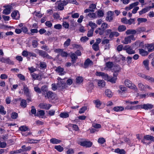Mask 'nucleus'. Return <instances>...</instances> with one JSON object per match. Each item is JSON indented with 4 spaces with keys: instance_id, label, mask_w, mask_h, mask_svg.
<instances>
[{
    "instance_id": "1",
    "label": "nucleus",
    "mask_w": 154,
    "mask_h": 154,
    "mask_svg": "<svg viewBox=\"0 0 154 154\" xmlns=\"http://www.w3.org/2000/svg\"><path fill=\"white\" fill-rule=\"evenodd\" d=\"M112 72H114L113 76L109 77L108 81L112 83H115L116 82L117 79V76L118 75V72L120 71L119 68H109Z\"/></svg>"
},
{
    "instance_id": "2",
    "label": "nucleus",
    "mask_w": 154,
    "mask_h": 154,
    "mask_svg": "<svg viewBox=\"0 0 154 154\" xmlns=\"http://www.w3.org/2000/svg\"><path fill=\"white\" fill-rule=\"evenodd\" d=\"M39 55L44 58L52 59V57L50 56L45 51L42 50H37Z\"/></svg>"
},
{
    "instance_id": "3",
    "label": "nucleus",
    "mask_w": 154,
    "mask_h": 154,
    "mask_svg": "<svg viewBox=\"0 0 154 154\" xmlns=\"http://www.w3.org/2000/svg\"><path fill=\"white\" fill-rule=\"evenodd\" d=\"M131 40L133 41L135 40V38L133 35H131L127 37H125V38L124 40L122 42V43L125 44H127L131 42Z\"/></svg>"
},
{
    "instance_id": "4",
    "label": "nucleus",
    "mask_w": 154,
    "mask_h": 154,
    "mask_svg": "<svg viewBox=\"0 0 154 154\" xmlns=\"http://www.w3.org/2000/svg\"><path fill=\"white\" fill-rule=\"evenodd\" d=\"M57 86L59 89L62 90L67 87L66 82L63 81H58Z\"/></svg>"
},
{
    "instance_id": "5",
    "label": "nucleus",
    "mask_w": 154,
    "mask_h": 154,
    "mask_svg": "<svg viewBox=\"0 0 154 154\" xmlns=\"http://www.w3.org/2000/svg\"><path fill=\"white\" fill-rule=\"evenodd\" d=\"M96 74L97 75L101 76L103 79L108 81L110 76H109L107 74H105L103 72H96Z\"/></svg>"
},
{
    "instance_id": "6",
    "label": "nucleus",
    "mask_w": 154,
    "mask_h": 154,
    "mask_svg": "<svg viewBox=\"0 0 154 154\" xmlns=\"http://www.w3.org/2000/svg\"><path fill=\"white\" fill-rule=\"evenodd\" d=\"M92 143L90 141H81L79 144L81 146L86 147H90L92 145Z\"/></svg>"
},
{
    "instance_id": "7",
    "label": "nucleus",
    "mask_w": 154,
    "mask_h": 154,
    "mask_svg": "<svg viewBox=\"0 0 154 154\" xmlns=\"http://www.w3.org/2000/svg\"><path fill=\"white\" fill-rule=\"evenodd\" d=\"M38 74L36 73H33L31 74V75L33 79H35L41 80L42 79V74L41 72L40 73V71L39 70L37 71Z\"/></svg>"
},
{
    "instance_id": "8",
    "label": "nucleus",
    "mask_w": 154,
    "mask_h": 154,
    "mask_svg": "<svg viewBox=\"0 0 154 154\" xmlns=\"http://www.w3.org/2000/svg\"><path fill=\"white\" fill-rule=\"evenodd\" d=\"M67 4V2L65 1H60L58 2L57 8L60 10H62L64 9V6Z\"/></svg>"
},
{
    "instance_id": "9",
    "label": "nucleus",
    "mask_w": 154,
    "mask_h": 154,
    "mask_svg": "<svg viewBox=\"0 0 154 154\" xmlns=\"http://www.w3.org/2000/svg\"><path fill=\"white\" fill-rule=\"evenodd\" d=\"M0 61L9 64H13L14 62L8 58H5L2 57L0 58Z\"/></svg>"
},
{
    "instance_id": "10",
    "label": "nucleus",
    "mask_w": 154,
    "mask_h": 154,
    "mask_svg": "<svg viewBox=\"0 0 154 154\" xmlns=\"http://www.w3.org/2000/svg\"><path fill=\"white\" fill-rule=\"evenodd\" d=\"M4 8H5L3 12V14L6 15L9 14L11 12V10L12 8V7L11 5H7L4 6Z\"/></svg>"
},
{
    "instance_id": "11",
    "label": "nucleus",
    "mask_w": 154,
    "mask_h": 154,
    "mask_svg": "<svg viewBox=\"0 0 154 154\" xmlns=\"http://www.w3.org/2000/svg\"><path fill=\"white\" fill-rule=\"evenodd\" d=\"M139 4V2H136L132 3L130 4L129 6L125 7V9L127 11H128L133 8L137 7V6Z\"/></svg>"
},
{
    "instance_id": "12",
    "label": "nucleus",
    "mask_w": 154,
    "mask_h": 154,
    "mask_svg": "<svg viewBox=\"0 0 154 154\" xmlns=\"http://www.w3.org/2000/svg\"><path fill=\"white\" fill-rule=\"evenodd\" d=\"M46 94L45 97H47L48 98L51 100H53L55 99L56 96V94L51 91H48Z\"/></svg>"
},
{
    "instance_id": "13",
    "label": "nucleus",
    "mask_w": 154,
    "mask_h": 154,
    "mask_svg": "<svg viewBox=\"0 0 154 154\" xmlns=\"http://www.w3.org/2000/svg\"><path fill=\"white\" fill-rule=\"evenodd\" d=\"M138 106H139V109L140 108L146 110L152 109L153 107V105L149 104H144L143 106L142 105H138Z\"/></svg>"
},
{
    "instance_id": "14",
    "label": "nucleus",
    "mask_w": 154,
    "mask_h": 154,
    "mask_svg": "<svg viewBox=\"0 0 154 154\" xmlns=\"http://www.w3.org/2000/svg\"><path fill=\"white\" fill-rule=\"evenodd\" d=\"M124 50H126L127 53L129 54H133L135 53L134 50L131 48L128 45L126 46L123 48Z\"/></svg>"
},
{
    "instance_id": "15",
    "label": "nucleus",
    "mask_w": 154,
    "mask_h": 154,
    "mask_svg": "<svg viewBox=\"0 0 154 154\" xmlns=\"http://www.w3.org/2000/svg\"><path fill=\"white\" fill-rule=\"evenodd\" d=\"M11 16L13 19L18 20L20 17V14L17 11H14L11 14Z\"/></svg>"
},
{
    "instance_id": "16",
    "label": "nucleus",
    "mask_w": 154,
    "mask_h": 154,
    "mask_svg": "<svg viewBox=\"0 0 154 154\" xmlns=\"http://www.w3.org/2000/svg\"><path fill=\"white\" fill-rule=\"evenodd\" d=\"M108 16L106 17L107 20L109 22L113 20L112 16L114 15V12L111 11H109L107 13Z\"/></svg>"
},
{
    "instance_id": "17",
    "label": "nucleus",
    "mask_w": 154,
    "mask_h": 154,
    "mask_svg": "<svg viewBox=\"0 0 154 154\" xmlns=\"http://www.w3.org/2000/svg\"><path fill=\"white\" fill-rule=\"evenodd\" d=\"M70 57L72 59V66H74V63L76 62V60L77 59L78 57L75 54L72 53L70 55Z\"/></svg>"
},
{
    "instance_id": "18",
    "label": "nucleus",
    "mask_w": 154,
    "mask_h": 154,
    "mask_svg": "<svg viewBox=\"0 0 154 154\" xmlns=\"http://www.w3.org/2000/svg\"><path fill=\"white\" fill-rule=\"evenodd\" d=\"M150 9V6L144 8L139 12V14L141 15L149 11Z\"/></svg>"
},
{
    "instance_id": "19",
    "label": "nucleus",
    "mask_w": 154,
    "mask_h": 154,
    "mask_svg": "<svg viewBox=\"0 0 154 154\" xmlns=\"http://www.w3.org/2000/svg\"><path fill=\"white\" fill-rule=\"evenodd\" d=\"M23 90L24 92V94L26 95V96L29 97L30 93L29 91V89L26 85H24Z\"/></svg>"
},
{
    "instance_id": "20",
    "label": "nucleus",
    "mask_w": 154,
    "mask_h": 154,
    "mask_svg": "<svg viewBox=\"0 0 154 154\" xmlns=\"http://www.w3.org/2000/svg\"><path fill=\"white\" fill-rule=\"evenodd\" d=\"M41 90V93L43 94H45L48 92V87L46 85H44L42 86Z\"/></svg>"
},
{
    "instance_id": "21",
    "label": "nucleus",
    "mask_w": 154,
    "mask_h": 154,
    "mask_svg": "<svg viewBox=\"0 0 154 154\" xmlns=\"http://www.w3.org/2000/svg\"><path fill=\"white\" fill-rule=\"evenodd\" d=\"M55 71L57 72L60 75H62L66 73V72L64 71L63 68H57Z\"/></svg>"
},
{
    "instance_id": "22",
    "label": "nucleus",
    "mask_w": 154,
    "mask_h": 154,
    "mask_svg": "<svg viewBox=\"0 0 154 154\" xmlns=\"http://www.w3.org/2000/svg\"><path fill=\"white\" fill-rule=\"evenodd\" d=\"M139 52L140 54L142 56H146L148 54V51L142 49H139Z\"/></svg>"
},
{
    "instance_id": "23",
    "label": "nucleus",
    "mask_w": 154,
    "mask_h": 154,
    "mask_svg": "<svg viewBox=\"0 0 154 154\" xmlns=\"http://www.w3.org/2000/svg\"><path fill=\"white\" fill-rule=\"evenodd\" d=\"M51 106V105L50 104H47L45 103L41 104V108L45 109L47 110L49 109Z\"/></svg>"
},
{
    "instance_id": "24",
    "label": "nucleus",
    "mask_w": 154,
    "mask_h": 154,
    "mask_svg": "<svg viewBox=\"0 0 154 154\" xmlns=\"http://www.w3.org/2000/svg\"><path fill=\"white\" fill-rule=\"evenodd\" d=\"M126 33L127 35L135 34L136 33V30L129 29L127 30L125 32Z\"/></svg>"
},
{
    "instance_id": "25",
    "label": "nucleus",
    "mask_w": 154,
    "mask_h": 154,
    "mask_svg": "<svg viewBox=\"0 0 154 154\" xmlns=\"http://www.w3.org/2000/svg\"><path fill=\"white\" fill-rule=\"evenodd\" d=\"M146 31V29L144 27H140L136 29V33L137 34Z\"/></svg>"
},
{
    "instance_id": "26",
    "label": "nucleus",
    "mask_w": 154,
    "mask_h": 154,
    "mask_svg": "<svg viewBox=\"0 0 154 154\" xmlns=\"http://www.w3.org/2000/svg\"><path fill=\"white\" fill-rule=\"evenodd\" d=\"M139 106H138V105L134 106H127L125 109H127L135 110L139 109Z\"/></svg>"
},
{
    "instance_id": "27",
    "label": "nucleus",
    "mask_w": 154,
    "mask_h": 154,
    "mask_svg": "<svg viewBox=\"0 0 154 154\" xmlns=\"http://www.w3.org/2000/svg\"><path fill=\"white\" fill-rule=\"evenodd\" d=\"M45 113L44 111L43 110H38L37 112L36 115V116H38L39 117L40 116H43L45 115Z\"/></svg>"
},
{
    "instance_id": "28",
    "label": "nucleus",
    "mask_w": 154,
    "mask_h": 154,
    "mask_svg": "<svg viewBox=\"0 0 154 154\" xmlns=\"http://www.w3.org/2000/svg\"><path fill=\"white\" fill-rule=\"evenodd\" d=\"M50 142L53 144H58L61 142V140L57 139L55 138H52L50 140Z\"/></svg>"
},
{
    "instance_id": "29",
    "label": "nucleus",
    "mask_w": 154,
    "mask_h": 154,
    "mask_svg": "<svg viewBox=\"0 0 154 154\" xmlns=\"http://www.w3.org/2000/svg\"><path fill=\"white\" fill-rule=\"evenodd\" d=\"M92 64H93V62L88 58L85 60L84 63V65L85 66H88Z\"/></svg>"
},
{
    "instance_id": "30",
    "label": "nucleus",
    "mask_w": 154,
    "mask_h": 154,
    "mask_svg": "<svg viewBox=\"0 0 154 154\" xmlns=\"http://www.w3.org/2000/svg\"><path fill=\"white\" fill-rule=\"evenodd\" d=\"M126 29V26L123 25L119 26L118 28V30L119 32L124 31Z\"/></svg>"
},
{
    "instance_id": "31",
    "label": "nucleus",
    "mask_w": 154,
    "mask_h": 154,
    "mask_svg": "<svg viewBox=\"0 0 154 154\" xmlns=\"http://www.w3.org/2000/svg\"><path fill=\"white\" fill-rule=\"evenodd\" d=\"M115 152L119 153V154H125V151L123 149H120L119 148L116 149L115 150Z\"/></svg>"
},
{
    "instance_id": "32",
    "label": "nucleus",
    "mask_w": 154,
    "mask_h": 154,
    "mask_svg": "<svg viewBox=\"0 0 154 154\" xmlns=\"http://www.w3.org/2000/svg\"><path fill=\"white\" fill-rule=\"evenodd\" d=\"M98 85L99 86L103 87L105 85V82L103 80H100L98 82Z\"/></svg>"
},
{
    "instance_id": "33",
    "label": "nucleus",
    "mask_w": 154,
    "mask_h": 154,
    "mask_svg": "<svg viewBox=\"0 0 154 154\" xmlns=\"http://www.w3.org/2000/svg\"><path fill=\"white\" fill-rule=\"evenodd\" d=\"M119 35V33L116 32H112L109 35V38H111L114 36L117 37Z\"/></svg>"
},
{
    "instance_id": "34",
    "label": "nucleus",
    "mask_w": 154,
    "mask_h": 154,
    "mask_svg": "<svg viewBox=\"0 0 154 154\" xmlns=\"http://www.w3.org/2000/svg\"><path fill=\"white\" fill-rule=\"evenodd\" d=\"M26 100L24 99H22L20 103V106L23 108H25L26 106Z\"/></svg>"
},
{
    "instance_id": "35",
    "label": "nucleus",
    "mask_w": 154,
    "mask_h": 154,
    "mask_svg": "<svg viewBox=\"0 0 154 154\" xmlns=\"http://www.w3.org/2000/svg\"><path fill=\"white\" fill-rule=\"evenodd\" d=\"M124 84L127 87H131L132 85L131 82L128 80H126L125 81Z\"/></svg>"
},
{
    "instance_id": "36",
    "label": "nucleus",
    "mask_w": 154,
    "mask_h": 154,
    "mask_svg": "<svg viewBox=\"0 0 154 154\" xmlns=\"http://www.w3.org/2000/svg\"><path fill=\"white\" fill-rule=\"evenodd\" d=\"M76 83L80 84L83 82V79L82 77L78 76L76 78Z\"/></svg>"
},
{
    "instance_id": "37",
    "label": "nucleus",
    "mask_w": 154,
    "mask_h": 154,
    "mask_svg": "<svg viewBox=\"0 0 154 154\" xmlns=\"http://www.w3.org/2000/svg\"><path fill=\"white\" fill-rule=\"evenodd\" d=\"M93 102L95 104L96 107L97 108H98L101 104L100 101L99 100H94Z\"/></svg>"
},
{
    "instance_id": "38",
    "label": "nucleus",
    "mask_w": 154,
    "mask_h": 154,
    "mask_svg": "<svg viewBox=\"0 0 154 154\" xmlns=\"http://www.w3.org/2000/svg\"><path fill=\"white\" fill-rule=\"evenodd\" d=\"M61 118H66L69 117V114L67 112H62L60 115Z\"/></svg>"
},
{
    "instance_id": "39",
    "label": "nucleus",
    "mask_w": 154,
    "mask_h": 154,
    "mask_svg": "<svg viewBox=\"0 0 154 154\" xmlns=\"http://www.w3.org/2000/svg\"><path fill=\"white\" fill-rule=\"evenodd\" d=\"M105 94L106 95L109 97H111L112 96L111 91L109 90H106L105 91Z\"/></svg>"
},
{
    "instance_id": "40",
    "label": "nucleus",
    "mask_w": 154,
    "mask_h": 154,
    "mask_svg": "<svg viewBox=\"0 0 154 154\" xmlns=\"http://www.w3.org/2000/svg\"><path fill=\"white\" fill-rule=\"evenodd\" d=\"M54 148L59 152H61L63 150V148L60 145L55 146Z\"/></svg>"
},
{
    "instance_id": "41",
    "label": "nucleus",
    "mask_w": 154,
    "mask_h": 154,
    "mask_svg": "<svg viewBox=\"0 0 154 154\" xmlns=\"http://www.w3.org/2000/svg\"><path fill=\"white\" fill-rule=\"evenodd\" d=\"M114 110L116 111H122L124 109V108L122 106L115 107L113 108Z\"/></svg>"
},
{
    "instance_id": "42",
    "label": "nucleus",
    "mask_w": 154,
    "mask_h": 154,
    "mask_svg": "<svg viewBox=\"0 0 154 154\" xmlns=\"http://www.w3.org/2000/svg\"><path fill=\"white\" fill-rule=\"evenodd\" d=\"M92 47L93 50L95 51H98L99 49V45L97 44H96L95 43L93 45Z\"/></svg>"
},
{
    "instance_id": "43",
    "label": "nucleus",
    "mask_w": 154,
    "mask_h": 154,
    "mask_svg": "<svg viewBox=\"0 0 154 154\" xmlns=\"http://www.w3.org/2000/svg\"><path fill=\"white\" fill-rule=\"evenodd\" d=\"M31 113L34 115V116H36V109H35V107L34 106H32L31 107Z\"/></svg>"
},
{
    "instance_id": "44",
    "label": "nucleus",
    "mask_w": 154,
    "mask_h": 154,
    "mask_svg": "<svg viewBox=\"0 0 154 154\" xmlns=\"http://www.w3.org/2000/svg\"><path fill=\"white\" fill-rule=\"evenodd\" d=\"M89 25L91 27V29H94V28L97 27V25L95 23H93L92 22H90L89 23Z\"/></svg>"
},
{
    "instance_id": "45",
    "label": "nucleus",
    "mask_w": 154,
    "mask_h": 154,
    "mask_svg": "<svg viewBox=\"0 0 154 154\" xmlns=\"http://www.w3.org/2000/svg\"><path fill=\"white\" fill-rule=\"evenodd\" d=\"M137 20L139 24L141 23L145 22L147 21V20L145 18H138Z\"/></svg>"
},
{
    "instance_id": "46",
    "label": "nucleus",
    "mask_w": 154,
    "mask_h": 154,
    "mask_svg": "<svg viewBox=\"0 0 154 154\" xmlns=\"http://www.w3.org/2000/svg\"><path fill=\"white\" fill-rule=\"evenodd\" d=\"M138 85L139 88H140L141 91H143L145 90L146 87H145V86L143 84L141 83H139L138 84Z\"/></svg>"
},
{
    "instance_id": "47",
    "label": "nucleus",
    "mask_w": 154,
    "mask_h": 154,
    "mask_svg": "<svg viewBox=\"0 0 154 154\" xmlns=\"http://www.w3.org/2000/svg\"><path fill=\"white\" fill-rule=\"evenodd\" d=\"M71 40L70 38H68L66 41H65L64 44V47H68L69 46L70 44Z\"/></svg>"
},
{
    "instance_id": "48",
    "label": "nucleus",
    "mask_w": 154,
    "mask_h": 154,
    "mask_svg": "<svg viewBox=\"0 0 154 154\" xmlns=\"http://www.w3.org/2000/svg\"><path fill=\"white\" fill-rule=\"evenodd\" d=\"M89 8L91 10V12H93L94 11L93 10L96 8V5L95 4H92L90 5Z\"/></svg>"
},
{
    "instance_id": "49",
    "label": "nucleus",
    "mask_w": 154,
    "mask_h": 154,
    "mask_svg": "<svg viewBox=\"0 0 154 154\" xmlns=\"http://www.w3.org/2000/svg\"><path fill=\"white\" fill-rule=\"evenodd\" d=\"M28 128L24 126H22L20 127L19 128V130L23 131H25L27 130Z\"/></svg>"
},
{
    "instance_id": "50",
    "label": "nucleus",
    "mask_w": 154,
    "mask_h": 154,
    "mask_svg": "<svg viewBox=\"0 0 154 154\" xmlns=\"http://www.w3.org/2000/svg\"><path fill=\"white\" fill-rule=\"evenodd\" d=\"M87 107L86 106H84L82 107L80 109L79 111V113L80 114L83 113L85 111L87 110Z\"/></svg>"
},
{
    "instance_id": "51",
    "label": "nucleus",
    "mask_w": 154,
    "mask_h": 154,
    "mask_svg": "<svg viewBox=\"0 0 154 154\" xmlns=\"http://www.w3.org/2000/svg\"><path fill=\"white\" fill-rule=\"evenodd\" d=\"M143 63L144 66L145 67H148L149 65V60H146L143 62Z\"/></svg>"
},
{
    "instance_id": "52",
    "label": "nucleus",
    "mask_w": 154,
    "mask_h": 154,
    "mask_svg": "<svg viewBox=\"0 0 154 154\" xmlns=\"http://www.w3.org/2000/svg\"><path fill=\"white\" fill-rule=\"evenodd\" d=\"M53 17L55 19H58L60 17L59 14L57 13H54L53 15ZM62 18L59 19L60 20H61Z\"/></svg>"
},
{
    "instance_id": "53",
    "label": "nucleus",
    "mask_w": 154,
    "mask_h": 154,
    "mask_svg": "<svg viewBox=\"0 0 154 154\" xmlns=\"http://www.w3.org/2000/svg\"><path fill=\"white\" fill-rule=\"evenodd\" d=\"M113 63L112 62L109 61L106 63L107 67H112L113 66Z\"/></svg>"
},
{
    "instance_id": "54",
    "label": "nucleus",
    "mask_w": 154,
    "mask_h": 154,
    "mask_svg": "<svg viewBox=\"0 0 154 154\" xmlns=\"http://www.w3.org/2000/svg\"><path fill=\"white\" fill-rule=\"evenodd\" d=\"M63 50H61V49H57L55 50V52L59 53L60 54H58L56 57V58L57 59H58L60 57V54L62 52Z\"/></svg>"
},
{
    "instance_id": "55",
    "label": "nucleus",
    "mask_w": 154,
    "mask_h": 154,
    "mask_svg": "<svg viewBox=\"0 0 154 154\" xmlns=\"http://www.w3.org/2000/svg\"><path fill=\"white\" fill-rule=\"evenodd\" d=\"M105 141V140L103 137L100 138L98 140V142L101 144L103 143Z\"/></svg>"
},
{
    "instance_id": "56",
    "label": "nucleus",
    "mask_w": 154,
    "mask_h": 154,
    "mask_svg": "<svg viewBox=\"0 0 154 154\" xmlns=\"http://www.w3.org/2000/svg\"><path fill=\"white\" fill-rule=\"evenodd\" d=\"M94 31V29H91L88 32L87 34V36L88 37H90L92 36L93 34V32Z\"/></svg>"
},
{
    "instance_id": "57",
    "label": "nucleus",
    "mask_w": 154,
    "mask_h": 154,
    "mask_svg": "<svg viewBox=\"0 0 154 154\" xmlns=\"http://www.w3.org/2000/svg\"><path fill=\"white\" fill-rule=\"evenodd\" d=\"M86 16H88L91 18H95L96 14L94 13H90Z\"/></svg>"
},
{
    "instance_id": "58",
    "label": "nucleus",
    "mask_w": 154,
    "mask_h": 154,
    "mask_svg": "<svg viewBox=\"0 0 154 154\" xmlns=\"http://www.w3.org/2000/svg\"><path fill=\"white\" fill-rule=\"evenodd\" d=\"M89 38L85 36L82 37L80 38V40L81 42H85L88 41Z\"/></svg>"
},
{
    "instance_id": "59",
    "label": "nucleus",
    "mask_w": 154,
    "mask_h": 154,
    "mask_svg": "<svg viewBox=\"0 0 154 154\" xmlns=\"http://www.w3.org/2000/svg\"><path fill=\"white\" fill-rule=\"evenodd\" d=\"M101 26L102 27L101 28L103 29V30H105L108 27L107 24L105 23H103L102 24Z\"/></svg>"
},
{
    "instance_id": "60",
    "label": "nucleus",
    "mask_w": 154,
    "mask_h": 154,
    "mask_svg": "<svg viewBox=\"0 0 154 154\" xmlns=\"http://www.w3.org/2000/svg\"><path fill=\"white\" fill-rule=\"evenodd\" d=\"M32 44L34 48H36L37 47L38 45V42L36 40H33L32 42Z\"/></svg>"
},
{
    "instance_id": "61",
    "label": "nucleus",
    "mask_w": 154,
    "mask_h": 154,
    "mask_svg": "<svg viewBox=\"0 0 154 154\" xmlns=\"http://www.w3.org/2000/svg\"><path fill=\"white\" fill-rule=\"evenodd\" d=\"M62 25L65 28L68 29L69 27V24L66 22H63Z\"/></svg>"
},
{
    "instance_id": "62",
    "label": "nucleus",
    "mask_w": 154,
    "mask_h": 154,
    "mask_svg": "<svg viewBox=\"0 0 154 154\" xmlns=\"http://www.w3.org/2000/svg\"><path fill=\"white\" fill-rule=\"evenodd\" d=\"M134 19H130L129 20H128L127 24L130 25L132 23L134 24Z\"/></svg>"
},
{
    "instance_id": "63",
    "label": "nucleus",
    "mask_w": 154,
    "mask_h": 154,
    "mask_svg": "<svg viewBox=\"0 0 154 154\" xmlns=\"http://www.w3.org/2000/svg\"><path fill=\"white\" fill-rule=\"evenodd\" d=\"M92 126L95 128H101V125L98 124H93Z\"/></svg>"
},
{
    "instance_id": "64",
    "label": "nucleus",
    "mask_w": 154,
    "mask_h": 154,
    "mask_svg": "<svg viewBox=\"0 0 154 154\" xmlns=\"http://www.w3.org/2000/svg\"><path fill=\"white\" fill-rule=\"evenodd\" d=\"M18 116V114L16 112H13L11 114V118L13 119H16Z\"/></svg>"
}]
</instances>
